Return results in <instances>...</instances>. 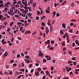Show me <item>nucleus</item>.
Instances as JSON below:
<instances>
[{
    "mask_svg": "<svg viewBox=\"0 0 79 79\" xmlns=\"http://www.w3.org/2000/svg\"><path fill=\"white\" fill-rule=\"evenodd\" d=\"M38 55L39 56H41V57L44 56V54H43V53L41 51H39Z\"/></svg>",
    "mask_w": 79,
    "mask_h": 79,
    "instance_id": "1",
    "label": "nucleus"
},
{
    "mask_svg": "<svg viewBox=\"0 0 79 79\" xmlns=\"http://www.w3.org/2000/svg\"><path fill=\"white\" fill-rule=\"evenodd\" d=\"M45 44L46 45H47V44H50V41L49 40H47V41H45Z\"/></svg>",
    "mask_w": 79,
    "mask_h": 79,
    "instance_id": "2",
    "label": "nucleus"
},
{
    "mask_svg": "<svg viewBox=\"0 0 79 79\" xmlns=\"http://www.w3.org/2000/svg\"><path fill=\"white\" fill-rule=\"evenodd\" d=\"M76 44L77 45V46H79V42L77 40H76L75 41Z\"/></svg>",
    "mask_w": 79,
    "mask_h": 79,
    "instance_id": "3",
    "label": "nucleus"
},
{
    "mask_svg": "<svg viewBox=\"0 0 79 79\" xmlns=\"http://www.w3.org/2000/svg\"><path fill=\"white\" fill-rule=\"evenodd\" d=\"M35 74L36 76H39V71H37V72H36L35 73Z\"/></svg>",
    "mask_w": 79,
    "mask_h": 79,
    "instance_id": "4",
    "label": "nucleus"
},
{
    "mask_svg": "<svg viewBox=\"0 0 79 79\" xmlns=\"http://www.w3.org/2000/svg\"><path fill=\"white\" fill-rule=\"evenodd\" d=\"M25 61H26L27 63H30V61H29V60L28 59H25Z\"/></svg>",
    "mask_w": 79,
    "mask_h": 79,
    "instance_id": "5",
    "label": "nucleus"
},
{
    "mask_svg": "<svg viewBox=\"0 0 79 79\" xmlns=\"http://www.w3.org/2000/svg\"><path fill=\"white\" fill-rule=\"evenodd\" d=\"M24 12L25 15H26L27 13L28 12L29 10H24Z\"/></svg>",
    "mask_w": 79,
    "mask_h": 79,
    "instance_id": "6",
    "label": "nucleus"
},
{
    "mask_svg": "<svg viewBox=\"0 0 79 79\" xmlns=\"http://www.w3.org/2000/svg\"><path fill=\"white\" fill-rule=\"evenodd\" d=\"M66 24H65V23H63L62 25V27L64 28V29H65V25Z\"/></svg>",
    "mask_w": 79,
    "mask_h": 79,
    "instance_id": "7",
    "label": "nucleus"
},
{
    "mask_svg": "<svg viewBox=\"0 0 79 79\" xmlns=\"http://www.w3.org/2000/svg\"><path fill=\"white\" fill-rule=\"evenodd\" d=\"M66 3V1H64V2L61 4V5H62V6L64 5V3Z\"/></svg>",
    "mask_w": 79,
    "mask_h": 79,
    "instance_id": "8",
    "label": "nucleus"
},
{
    "mask_svg": "<svg viewBox=\"0 0 79 79\" xmlns=\"http://www.w3.org/2000/svg\"><path fill=\"white\" fill-rule=\"evenodd\" d=\"M25 57L27 59H29V60H31V59L29 58V56H25Z\"/></svg>",
    "mask_w": 79,
    "mask_h": 79,
    "instance_id": "9",
    "label": "nucleus"
},
{
    "mask_svg": "<svg viewBox=\"0 0 79 79\" xmlns=\"http://www.w3.org/2000/svg\"><path fill=\"white\" fill-rule=\"evenodd\" d=\"M6 19V17H3L1 19L2 21H3V20H5Z\"/></svg>",
    "mask_w": 79,
    "mask_h": 79,
    "instance_id": "10",
    "label": "nucleus"
},
{
    "mask_svg": "<svg viewBox=\"0 0 79 79\" xmlns=\"http://www.w3.org/2000/svg\"><path fill=\"white\" fill-rule=\"evenodd\" d=\"M65 35L67 37V38H68V37H69V35H68L66 33H65Z\"/></svg>",
    "mask_w": 79,
    "mask_h": 79,
    "instance_id": "11",
    "label": "nucleus"
},
{
    "mask_svg": "<svg viewBox=\"0 0 79 79\" xmlns=\"http://www.w3.org/2000/svg\"><path fill=\"white\" fill-rule=\"evenodd\" d=\"M46 13H50V10H48L47 9L46 10Z\"/></svg>",
    "mask_w": 79,
    "mask_h": 79,
    "instance_id": "12",
    "label": "nucleus"
},
{
    "mask_svg": "<svg viewBox=\"0 0 79 79\" xmlns=\"http://www.w3.org/2000/svg\"><path fill=\"white\" fill-rule=\"evenodd\" d=\"M45 18H46L45 16H43L41 18V20H43V19H44Z\"/></svg>",
    "mask_w": 79,
    "mask_h": 79,
    "instance_id": "13",
    "label": "nucleus"
},
{
    "mask_svg": "<svg viewBox=\"0 0 79 79\" xmlns=\"http://www.w3.org/2000/svg\"><path fill=\"white\" fill-rule=\"evenodd\" d=\"M41 25L42 26H45V23L44 22H42L41 23Z\"/></svg>",
    "mask_w": 79,
    "mask_h": 79,
    "instance_id": "14",
    "label": "nucleus"
},
{
    "mask_svg": "<svg viewBox=\"0 0 79 79\" xmlns=\"http://www.w3.org/2000/svg\"><path fill=\"white\" fill-rule=\"evenodd\" d=\"M45 73H46L47 75H50V73H49L48 71H46L45 72Z\"/></svg>",
    "mask_w": 79,
    "mask_h": 79,
    "instance_id": "15",
    "label": "nucleus"
},
{
    "mask_svg": "<svg viewBox=\"0 0 79 79\" xmlns=\"http://www.w3.org/2000/svg\"><path fill=\"white\" fill-rule=\"evenodd\" d=\"M21 4H22V3H21V1H19L17 2V4L18 5H20V4L21 5Z\"/></svg>",
    "mask_w": 79,
    "mask_h": 79,
    "instance_id": "16",
    "label": "nucleus"
},
{
    "mask_svg": "<svg viewBox=\"0 0 79 79\" xmlns=\"http://www.w3.org/2000/svg\"><path fill=\"white\" fill-rule=\"evenodd\" d=\"M37 70H38V71H42V69L40 68H38L37 69Z\"/></svg>",
    "mask_w": 79,
    "mask_h": 79,
    "instance_id": "17",
    "label": "nucleus"
},
{
    "mask_svg": "<svg viewBox=\"0 0 79 79\" xmlns=\"http://www.w3.org/2000/svg\"><path fill=\"white\" fill-rule=\"evenodd\" d=\"M0 4V8H1V7H3L4 6V5L3 4Z\"/></svg>",
    "mask_w": 79,
    "mask_h": 79,
    "instance_id": "18",
    "label": "nucleus"
},
{
    "mask_svg": "<svg viewBox=\"0 0 79 79\" xmlns=\"http://www.w3.org/2000/svg\"><path fill=\"white\" fill-rule=\"evenodd\" d=\"M52 14H53V15H55H55H56V11H54L52 13Z\"/></svg>",
    "mask_w": 79,
    "mask_h": 79,
    "instance_id": "19",
    "label": "nucleus"
},
{
    "mask_svg": "<svg viewBox=\"0 0 79 79\" xmlns=\"http://www.w3.org/2000/svg\"><path fill=\"white\" fill-rule=\"evenodd\" d=\"M21 64L22 66L23 67H24V62L22 63Z\"/></svg>",
    "mask_w": 79,
    "mask_h": 79,
    "instance_id": "20",
    "label": "nucleus"
},
{
    "mask_svg": "<svg viewBox=\"0 0 79 79\" xmlns=\"http://www.w3.org/2000/svg\"><path fill=\"white\" fill-rule=\"evenodd\" d=\"M67 43H69V38H67Z\"/></svg>",
    "mask_w": 79,
    "mask_h": 79,
    "instance_id": "21",
    "label": "nucleus"
},
{
    "mask_svg": "<svg viewBox=\"0 0 79 79\" xmlns=\"http://www.w3.org/2000/svg\"><path fill=\"white\" fill-rule=\"evenodd\" d=\"M37 15H39V14H40V11H39L38 10L37 11Z\"/></svg>",
    "mask_w": 79,
    "mask_h": 79,
    "instance_id": "22",
    "label": "nucleus"
},
{
    "mask_svg": "<svg viewBox=\"0 0 79 79\" xmlns=\"http://www.w3.org/2000/svg\"><path fill=\"white\" fill-rule=\"evenodd\" d=\"M21 75H19L18 76V77H17V79H20V78H21Z\"/></svg>",
    "mask_w": 79,
    "mask_h": 79,
    "instance_id": "23",
    "label": "nucleus"
},
{
    "mask_svg": "<svg viewBox=\"0 0 79 79\" xmlns=\"http://www.w3.org/2000/svg\"><path fill=\"white\" fill-rule=\"evenodd\" d=\"M76 20L72 19L71 20V22H76Z\"/></svg>",
    "mask_w": 79,
    "mask_h": 79,
    "instance_id": "24",
    "label": "nucleus"
},
{
    "mask_svg": "<svg viewBox=\"0 0 79 79\" xmlns=\"http://www.w3.org/2000/svg\"><path fill=\"white\" fill-rule=\"evenodd\" d=\"M65 42V41H64L63 42V43L62 44V45H63V46H65V45H64Z\"/></svg>",
    "mask_w": 79,
    "mask_h": 79,
    "instance_id": "25",
    "label": "nucleus"
},
{
    "mask_svg": "<svg viewBox=\"0 0 79 79\" xmlns=\"http://www.w3.org/2000/svg\"><path fill=\"white\" fill-rule=\"evenodd\" d=\"M69 53L70 55H72V52L71 51H69Z\"/></svg>",
    "mask_w": 79,
    "mask_h": 79,
    "instance_id": "26",
    "label": "nucleus"
},
{
    "mask_svg": "<svg viewBox=\"0 0 79 79\" xmlns=\"http://www.w3.org/2000/svg\"><path fill=\"white\" fill-rule=\"evenodd\" d=\"M10 30H11V29H10V28H8L7 29V32H9L10 31Z\"/></svg>",
    "mask_w": 79,
    "mask_h": 79,
    "instance_id": "27",
    "label": "nucleus"
},
{
    "mask_svg": "<svg viewBox=\"0 0 79 79\" xmlns=\"http://www.w3.org/2000/svg\"><path fill=\"white\" fill-rule=\"evenodd\" d=\"M69 32H70V33H73V29H71L69 31Z\"/></svg>",
    "mask_w": 79,
    "mask_h": 79,
    "instance_id": "28",
    "label": "nucleus"
},
{
    "mask_svg": "<svg viewBox=\"0 0 79 79\" xmlns=\"http://www.w3.org/2000/svg\"><path fill=\"white\" fill-rule=\"evenodd\" d=\"M69 74L71 75H73V72L71 71L69 73Z\"/></svg>",
    "mask_w": 79,
    "mask_h": 79,
    "instance_id": "29",
    "label": "nucleus"
},
{
    "mask_svg": "<svg viewBox=\"0 0 79 79\" xmlns=\"http://www.w3.org/2000/svg\"><path fill=\"white\" fill-rule=\"evenodd\" d=\"M13 74V72H12V71H10V72H9V75H12Z\"/></svg>",
    "mask_w": 79,
    "mask_h": 79,
    "instance_id": "30",
    "label": "nucleus"
},
{
    "mask_svg": "<svg viewBox=\"0 0 79 79\" xmlns=\"http://www.w3.org/2000/svg\"><path fill=\"white\" fill-rule=\"evenodd\" d=\"M7 53V52H5V53L4 54V56H7V55H8V54L6 53Z\"/></svg>",
    "mask_w": 79,
    "mask_h": 79,
    "instance_id": "31",
    "label": "nucleus"
},
{
    "mask_svg": "<svg viewBox=\"0 0 79 79\" xmlns=\"http://www.w3.org/2000/svg\"><path fill=\"white\" fill-rule=\"evenodd\" d=\"M51 69L52 71H53L54 69V67L53 66L51 67Z\"/></svg>",
    "mask_w": 79,
    "mask_h": 79,
    "instance_id": "32",
    "label": "nucleus"
},
{
    "mask_svg": "<svg viewBox=\"0 0 79 79\" xmlns=\"http://www.w3.org/2000/svg\"><path fill=\"white\" fill-rule=\"evenodd\" d=\"M29 68H31V67H32V65L31 64H30L29 65Z\"/></svg>",
    "mask_w": 79,
    "mask_h": 79,
    "instance_id": "33",
    "label": "nucleus"
},
{
    "mask_svg": "<svg viewBox=\"0 0 79 79\" xmlns=\"http://www.w3.org/2000/svg\"><path fill=\"white\" fill-rule=\"evenodd\" d=\"M17 38L19 40H22V39L21 38H20L18 36L17 37Z\"/></svg>",
    "mask_w": 79,
    "mask_h": 79,
    "instance_id": "34",
    "label": "nucleus"
},
{
    "mask_svg": "<svg viewBox=\"0 0 79 79\" xmlns=\"http://www.w3.org/2000/svg\"><path fill=\"white\" fill-rule=\"evenodd\" d=\"M47 24L48 26H51V25H52V24H51V23L49 22Z\"/></svg>",
    "mask_w": 79,
    "mask_h": 79,
    "instance_id": "35",
    "label": "nucleus"
},
{
    "mask_svg": "<svg viewBox=\"0 0 79 79\" xmlns=\"http://www.w3.org/2000/svg\"><path fill=\"white\" fill-rule=\"evenodd\" d=\"M71 69H72L71 68V67H69V68L68 72H69V71H71Z\"/></svg>",
    "mask_w": 79,
    "mask_h": 79,
    "instance_id": "36",
    "label": "nucleus"
},
{
    "mask_svg": "<svg viewBox=\"0 0 79 79\" xmlns=\"http://www.w3.org/2000/svg\"><path fill=\"white\" fill-rule=\"evenodd\" d=\"M73 25H74V23H70V26H73Z\"/></svg>",
    "mask_w": 79,
    "mask_h": 79,
    "instance_id": "37",
    "label": "nucleus"
},
{
    "mask_svg": "<svg viewBox=\"0 0 79 79\" xmlns=\"http://www.w3.org/2000/svg\"><path fill=\"white\" fill-rule=\"evenodd\" d=\"M41 11L40 12V15H41L42 13H43V10H42V9H41Z\"/></svg>",
    "mask_w": 79,
    "mask_h": 79,
    "instance_id": "38",
    "label": "nucleus"
},
{
    "mask_svg": "<svg viewBox=\"0 0 79 79\" xmlns=\"http://www.w3.org/2000/svg\"><path fill=\"white\" fill-rule=\"evenodd\" d=\"M72 60L75 61V60H76V58L75 57H73L72 58Z\"/></svg>",
    "mask_w": 79,
    "mask_h": 79,
    "instance_id": "39",
    "label": "nucleus"
},
{
    "mask_svg": "<svg viewBox=\"0 0 79 79\" xmlns=\"http://www.w3.org/2000/svg\"><path fill=\"white\" fill-rule=\"evenodd\" d=\"M74 46H75V43L73 42V43L72 44V46L73 47H74Z\"/></svg>",
    "mask_w": 79,
    "mask_h": 79,
    "instance_id": "40",
    "label": "nucleus"
},
{
    "mask_svg": "<svg viewBox=\"0 0 79 79\" xmlns=\"http://www.w3.org/2000/svg\"><path fill=\"white\" fill-rule=\"evenodd\" d=\"M3 3V1L2 0H0V3L1 4H2Z\"/></svg>",
    "mask_w": 79,
    "mask_h": 79,
    "instance_id": "41",
    "label": "nucleus"
},
{
    "mask_svg": "<svg viewBox=\"0 0 79 79\" xmlns=\"http://www.w3.org/2000/svg\"><path fill=\"white\" fill-rule=\"evenodd\" d=\"M21 24H22V23L21 22H19L17 23L18 25H21Z\"/></svg>",
    "mask_w": 79,
    "mask_h": 79,
    "instance_id": "42",
    "label": "nucleus"
},
{
    "mask_svg": "<svg viewBox=\"0 0 79 79\" xmlns=\"http://www.w3.org/2000/svg\"><path fill=\"white\" fill-rule=\"evenodd\" d=\"M50 50H54V48L53 47H51L49 48Z\"/></svg>",
    "mask_w": 79,
    "mask_h": 79,
    "instance_id": "43",
    "label": "nucleus"
},
{
    "mask_svg": "<svg viewBox=\"0 0 79 79\" xmlns=\"http://www.w3.org/2000/svg\"><path fill=\"white\" fill-rule=\"evenodd\" d=\"M25 31V29H23V31H22V33H23Z\"/></svg>",
    "mask_w": 79,
    "mask_h": 79,
    "instance_id": "44",
    "label": "nucleus"
},
{
    "mask_svg": "<svg viewBox=\"0 0 79 79\" xmlns=\"http://www.w3.org/2000/svg\"><path fill=\"white\" fill-rule=\"evenodd\" d=\"M60 34H63V31H62V30H60Z\"/></svg>",
    "mask_w": 79,
    "mask_h": 79,
    "instance_id": "45",
    "label": "nucleus"
},
{
    "mask_svg": "<svg viewBox=\"0 0 79 79\" xmlns=\"http://www.w3.org/2000/svg\"><path fill=\"white\" fill-rule=\"evenodd\" d=\"M36 20H39V17L38 16H37L36 17Z\"/></svg>",
    "mask_w": 79,
    "mask_h": 79,
    "instance_id": "46",
    "label": "nucleus"
},
{
    "mask_svg": "<svg viewBox=\"0 0 79 79\" xmlns=\"http://www.w3.org/2000/svg\"><path fill=\"white\" fill-rule=\"evenodd\" d=\"M17 58H19V57H20V54H18L17 55Z\"/></svg>",
    "mask_w": 79,
    "mask_h": 79,
    "instance_id": "47",
    "label": "nucleus"
},
{
    "mask_svg": "<svg viewBox=\"0 0 79 79\" xmlns=\"http://www.w3.org/2000/svg\"><path fill=\"white\" fill-rule=\"evenodd\" d=\"M51 43L52 44H53L54 43H55V42L53 41H51Z\"/></svg>",
    "mask_w": 79,
    "mask_h": 79,
    "instance_id": "48",
    "label": "nucleus"
},
{
    "mask_svg": "<svg viewBox=\"0 0 79 79\" xmlns=\"http://www.w3.org/2000/svg\"><path fill=\"white\" fill-rule=\"evenodd\" d=\"M43 62H44L45 63L46 62H47V60L45 59H43Z\"/></svg>",
    "mask_w": 79,
    "mask_h": 79,
    "instance_id": "49",
    "label": "nucleus"
},
{
    "mask_svg": "<svg viewBox=\"0 0 79 79\" xmlns=\"http://www.w3.org/2000/svg\"><path fill=\"white\" fill-rule=\"evenodd\" d=\"M4 73L6 75H7V74H8V73L7 72H4Z\"/></svg>",
    "mask_w": 79,
    "mask_h": 79,
    "instance_id": "50",
    "label": "nucleus"
},
{
    "mask_svg": "<svg viewBox=\"0 0 79 79\" xmlns=\"http://www.w3.org/2000/svg\"><path fill=\"white\" fill-rule=\"evenodd\" d=\"M39 65V63H36L35 64V66H38Z\"/></svg>",
    "mask_w": 79,
    "mask_h": 79,
    "instance_id": "51",
    "label": "nucleus"
},
{
    "mask_svg": "<svg viewBox=\"0 0 79 79\" xmlns=\"http://www.w3.org/2000/svg\"><path fill=\"white\" fill-rule=\"evenodd\" d=\"M14 23V22H11V23L10 24V26H12V25H13V24Z\"/></svg>",
    "mask_w": 79,
    "mask_h": 79,
    "instance_id": "52",
    "label": "nucleus"
},
{
    "mask_svg": "<svg viewBox=\"0 0 79 79\" xmlns=\"http://www.w3.org/2000/svg\"><path fill=\"white\" fill-rule=\"evenodd\" d=\"M19 21H20V22H22V23H24V20H19Z\"/></svg>",
    "mask_w": 79,
    "mask_h": 79,
    "instance_id": "53",
    "label": "nucleus"
},
{
    "mask_svg": "<svg viewBox=\"0 0 79 79\" xmlns=\"http://www.w3.org/2000/svg\"><path fill=\"white\" fill-rule=\"evenodd\" d=\"M15 8H18V7H19V5H16L15 6Z\"/></svg>",
    "mask_w": 79,
    "mask_h": 79,
    "instance_id": "54",
    "label": "nucleus"
},
{
    "mask_svg": "<svg viewBox=\"0 0 79 79\" xmlns=\"http://www.w3.org/2000/svg\"><path fill=\"white\" fill-rule=\"evenodd\" d=\"M73 63V62L71 61H68V63Z\"/></svg>",
    "mask_w": 79,
    "mask_h": 79,
    "instance_id": "55",
    "label": "nucleus"
},
{
    "mask_svg": "<svg viewBox=\"0 0 79 79\" xmlns=\"http://www.w3.org/2000/svg\"><path fill=\"white\" fill-rule=\"evenodd\" d=\"M2 18H3V16L2 15H0V20L2 19Z\"/></svg>",
    "mask_w": 79,
    "mask_h": 79,
    "instance_id": "56",
    "label": "nucleus"
},
{
    "mask_svg": "<svg viewBox=\"0 0 79 79\" xmlns=\"http://www.w3.org/2000/svg\"><path fill=\"white\" fill-rule=\"evenodd\" d=\"M55 7H56V6H57V4L56 3H55L54 4Z\"/></svg>",
    "mask_w": 79,
    "mask_h": 79,
    "instance_id": "57",
    "label": "nucleus"
},
{
    "mask_svg": "<svg viewBox=\"0 0 79 79\" xmlns=\"http://www.w3.org/2000/svg\"><path fill=\"white\" fill-rule=\"evenodd\" d=\"M57 17H58L60 16V14L59 13H57L56 14Z\"/></svg>",
    "mask_w": 79,
    "mask_h": 79,
    "instance_id": "58",
    "label": "nucleus"
},
{
    "mask_svg": "<svg viewBox=\"0 0 79 79\" xmlns=\"http://www.w3.org/2000/svg\"><path fill=\"white\" fill-rule=\"evenodd\" d=\"M23 17H26V15L24 14V15H21Z\"/></svg>",
    "mask_w": 79,
    "mask_h": 79,
    "instance_id": "59",
    "label": "nucleus"
},
{
    "mask_svg": "<svg viewBox=\"0 0 79 79\" xmlns=\"http://www.w3.org/2000/svg\"><path fill=\"white\" fill-rule=\"evenodd\" d=\"M33 0H30V3L32 4L33 2Z\"/></svg>",
    "mask_w": 79,
    "mask_h": 79,
    "instance_id": "60",
    "label": "nucleus"
},
{
    "mask_svg": "<svg viewBox=\"0 0 79 79\" xmlns=\"http://www.w3.org/2000/svg\"><path fill=\"white\" fill-rule=\"evenodd\" d=\"M13 4H16V3H17V1H15L14 2H13Z\"/></svg>",
    "mask_w": 79,
    "mask_h": 79,
    "instance_id": "61",
    "label": "nucleus"
},
{
    "mask_svg": "<svg viewBox=\"0 0 79 79\" xmlns=\"http://www.w3.org/2000/svg\"><path fill=\"white\" fill-rule=\"evenodd\" d=\"M20 71L24 72V69H22L20 70Z\"/></svg>",
    "mask_w": 79,
    "mask_h": 79,
    "instance_id": "62",
    "label": "nucleus"
},
{
    "mask_svg": "<svg viewBox=\"0 0 79 79\" xmlns=\"http://www.w3.org/2000/svg\"><path fill=\"white\" fill-rule=\"evenodd\" d=\"M27 32L28 34H30V32H31V31H27Z\"/></svg>",
    "mask_w": 79,
    "mask_h": 79,
    "instance_id": "63",
    "label": "nucleus"
},
{
    "mask_svg": "<svg viewBox=\"0 0 79 79\" xmlns=\"http://www.w3.org/2000/svg\"><path fill=\"white\" fill-rule=\"evenodd\" d=\"M78 49H79V47H78V48H75V50H78Z\"/></svg>",
    "mask_w": 79,
    "mask_h": 79,
    "instance_id": "64",
    "label": "nucleus"
}]
</instances>
